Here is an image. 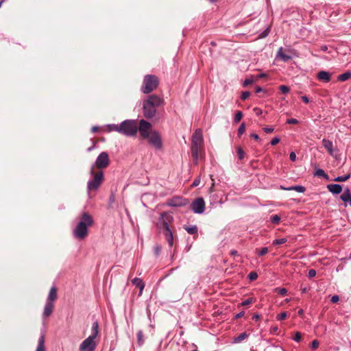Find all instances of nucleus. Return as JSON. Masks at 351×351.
<instances>
[{"instance_id": "09e8293b", "label": "nucleus", "mask_w": 351, "mask_h": 351, "mask_svg": "<svg viewBox=\"0 0 351 351\" xmlns=\"http://www.w3.org/2000/svg\"><path fill=\"white\" fill-rule=\"evenodd\" d=\"M200 183V178L197 177L196 178L194 181L193 182L192 186H197Z\"/></svg>"}, {"instance_id": "ddd939ff", "label": "nucleus", "mask_w": 351, "mask_h": 351, "mask_svg": "<svg viewBox=\"0 0 351 351\" xmlns=\"http://www.w3.org/2000/svg\"><path fill=\"white\" fill-rule=\"evenodd\" d=\"M173 217L171 213L165 212L160 214L159 223L162 228V230L169 229V225L173 222Z\"/></svg>"}, {"instance_id": "423d86ee", "label": "nucleus", "mask_w": 351, "mask_h": 351, "mask_svg": "<svg viewBox=\"0 0 351 351\" xmlns=\"http://www.w3.org/2000/svg\"><path fill=\"white\" fill-rule=\"evenodd\" d=\"M57 299V290L55 287L50 289L49 295L47 298L46 304L43 311V317H47L50 316L53 312L54 304L53 302Z\"/></svg>"}, {"instance_id": "c03bdc74", "label": "nucleus", "mask_w": 351, "mask_h": 351, "mask_svg": "<svg viewBox=\"0 0 351 351\" xmlns=\"http://www.w3.org/2000/svg\"><path fill=\"white\" fill-rule=\"evenodd\" d=\"M270 32V29L269 27H267L265 30H264L261 34H260V37L261 38H265L266 36H268L269 33Z\"/></svg>"}, {"instance_id": "69168bd1", "label": "nucleus", "mask_w": 351, "mask_h": 351, "mask_svg": "<svg viewBox=\"0 0 351 351\" xmlns=\"http://www.w3.org/2000/svg\"><path fill=\"white\" fill-rule=\"evenodd\" d=\"M301 291L303 293H304L307 291V288L306 287H301Z\"/></svg>"}, {"instance_id": "79ce46f5", "label": "nucleus", "mask_w": 351, "mask_h": 351, "mask_svg": "<svg viewBox=\"0 0 351 351\" xmlns=\"http://www.w3.org/2000/svg\"><path fill=\"white\" fill-rule=\"evenodd\" d=\"M268 252V248L265 247L261 248L260 250L257 251V253L259 256H263Z\"/></svg>"}, {"instance_id": "4d7b16f0", "label": "nucleus", "mask_w": 351, "mask_h": 351, "mask_svg": "<svg viewBox=\"0 0 351 351\" xmlns=\"http://www.w3.org/2000/svg\"><path fill=\"white\" fill-rule=\"evenodd\" d=\"M289 158L291 161H295L296 160V155L294 152H291L289 155Z\"/></svg>"}, {"instance_id": "c85d7f7f", "label": "nucleus", "mask_w": 351, "mask_h": 351, "mask_svg": "<svg viewBox=\"0 0 351 351\" xmlns=\"http://www.w3.org/2000/svg\"><path fill=\"white\" fill-rule=\"evenodd\" d=\"M314 176H317V177H323L326 179H328V175L324 172V171L322 169H317L315 173H314Z\"/></svg>"}, {"instance_id": "49530a36", "label": "nucleus", "mask_w": 351, "mask_h": 351, "mask_svg": "<svg viewBox=\"0 0 351 351\" xmlns=\"http://www.w3.org/2000/svg\"><path fill=\"white\" fill-rule=\"evenodd\" d=\"M301 339H302L301 333H300V332H297L295 334V336H294V337H293V340H294L295 341L299 342V341H300Z\"/></svg>"}, {"instance_id": "de8ad7c7", "label": "nucleus", "mask_w": 351, "mask_h": 351, "mask_svg": "<svg viewBox=\"0 0 351 351\" xmlns=\"http://www.w3.org/2000/svg\"><path fill=\"white\" fill-rule=\"evenodd\" d=\"M263 131L267 133V134H269V133H271L274 132V128H272V127H265L263 128Z\"/></svg>"}, {"instance_id": "9d476101", "label": "nucleus", "mask_w": 351, "mask_h": 351, "mask_svg": "<svg viewBox=\"0 0 351 351\" xmlns=\"http://www.w3.org/2000/svg\"><path fill=\"white\" fill-rule=\"evenodd\" d=\"M191 210L196 214H202L205 210V202L202 197L196 198L191 204Z\"/></svg>"}, {"instance_id": "39448f33", "label": "nucleus", "mask_w": 351, "mask_h": 351, "mask_svg": "<svg viewBox=\"0 0 351 351\" xmlns=\"http://www.w3.org/2000/svg\"><path fill=\"white\" fill-rule=\"evenodd\" d=\"M93 178L87 183V190L88 193L92 191H97L104 180V173L102 171L94 172V166L93 165L90 172Z\"/></svg>"}, {"instance_id": "f03ea898", "label": "nucleus", "mask_w": 351, "mask_h": 351, "mask_svg": "<svg viewBox=\"0 0 351 351\" xmlns=\"http://www.w3.org/2000/svg\"><path fill=\"white\" fill-rule=\"evenodd\" d=\"M93 224V219L92 216L87 213H83L80 221L73 230V237L79 240L84 239L88 235V227H90Z\"/></svg>"}, {"instance_id": "338daca9", "label": "nucleus", "mask_w": 351, "mask_h": 351, "mask_svg": "<svg viewBox=\"0 0 351 351\" xmlns=\"http://www.w3.org/2000/svg\"><path fill=\"white\" fill-rule=\"evenodd\" d=\"M230 254L233 256L237 255V252L236 250H232Z\"/></svg>"}, {"instance_id": "a19ab883", "label": "nucleus", "mask_w": 351, "mask_h": 351, "mask_svg": "<svg viewBox=\"0 0 351 351\" xmlns=\"http://www.w3.org/2000/svg\"><path fill=\"white\" fill-rule=\"evenodd\" d=\"M252 302H253V298H248V299H247V300H245L243 301V302L240 304V305H241V306H247V305H249V304H252Z\"/></svg>"}, {"instance_id": "2f4dec72", "label": "nucleus", "mask_w": 351, "mask_h": 351, "mask_svg": "<svg viewBox=\"0 0 351 351\" xmlns=\"http://www.w3.org/2000/svg\"><path fill=\"white\" fill-rule=\"evenodd\" d=\"M270 221L274 224H278L280 221V217L278 215L271 216Z\"/></svg>"}, {"instance_id": "b1692460", "label": "nucleus", "mask_w": 351, "mask_h": 351, "mask_svg": "<svg viewBox=\"0 0 351 351\" xmlns=\"http://www.w3.org/2000/svg\"><path fill=\"white\" fill-rule=\"evenodd\" d=\"M350 191L349 189H346L341 195V199L344 202H349L350 200Z\"/></svg>"}, {"instance_id": "5fc2aeb1", "label": "nucleus", "mask_w": 351, "mask_h": 351, "mask_svg": "<svg viewBox=\"0 0 351 351\" xmlns=\"http://www.w3.org/2000/svg\"><path fill=\"white\" fill-rule=\"evenodd\" d=\"M339 300V297L337 295L332 296L330 301L332 303H336Z\"/></svg>"}, {"instance_id": "a18cd8bd", "label": "nucleus", "mask_w": 351, "mask_h": 351, "mask_svg": "<svg viewBox=\"0 0 351 351\" xmlns=\"http://www.w3.org/2000/svg\"><path fill=\"white\" fill-rule=\"evenodd\" d=\"M250 95V93L248 91L243 92L241 94V99L242 100H245L249 97Z\"/></svg>"}, {"instance_id": "412c9836", "label": "nucleus", "mask_w": 351, "mask_h": 351, "mask_svg": "<svg viewBox=\"0 0 351 351\" xmlns=\"http://www.w3.org/2000/svg\"><path fill=\"white\" fill-rule=\"evenodd\" d=\"M99 333V324L97 321L93 323L91 327V335L88 336L89 337H92L93 339H96Z\"/></svg>"}, {"instance_id": "e433bc0d", "label": "nucleus", "mask_w": 351, "mask_h": 351, "mask_svg": "<svg viewBox=\"0 0 351 351\" xmlns=\"http://www.w3.org/2000/svg\"><path fill=\"white\" fill-rule=\"evenodd\" d=\"M279 89L284 94L288 93L290 90V88L287 86H285V85H281L279 87Z\"/></svg>"}, {"instance_id": "e2e57ef3", "label": "nucleus", "mask_w": 351, "mask_h": 351, "mask_svg": "<svg viewBox=\"0 0 351 351\" xmlns=\"http://www.w3.org/2000/svg\"><path fill=\"white\" fill-rule=\"evenodd\" d=\"M244 315V312H240L236 315L237 318H240Z\"/></svg>"}, {"instance_id": "0eeeda50", "label": "nucleus", "mask_w": 351, "mask_h": 351, "mask_svg": "<svg viewBox=\"0 0 351 351\" xmlns=\"http://www.w3.org/2000/svg\"><path fill=\"white\" fill-rule=\"evenodd\" d=\"M158 85V77L153 75H147L145 76L143 86L141 88L142 92L145 94H148L154 90Z\"/></svg>"}, {"instance_id": "774afa93", "label": "nucleus", "mask_w": 351, "mask_h": 351, "mask_svg": "<svg viewBox=\"0 0 351 351\" xmlns=\"http://www.w3.org/2000/svg\"><path fill=\"white\" fill-rule=\"evenodd\" d=\"M267 75L265 73H261L260 75H258V77L259 78H262V77H265Z\"/></svg>"}, {"instance_id": "6ab92c4d", "label": "nucleus", "mask_w": 351, "mask_h": 351, "mask_svg": "<svg viewBox=\"0 0 351 351\" xmlns=\"http://www.w3.org/2000/svg\"><path fill=\"white\" fill-rule=\"evenodd\" d=\"M276 58H280L283 62H287L291 59V56L284 53L282 47H280L276 55Z\"/></svg>"}, {"instance_id": "20e7f679", "label": "nucleus", "mask_w": 351, "mask_h": 351, "mask_svg": "<svg viewBox=\"0 0 351 351\" xmlns=\"http://www.w3.org/2000/svg\"><path fill=\"white\" fill-rule=\"evenodd\" d=\"M137 131L138 127L135 120L127 119L119 124V133L126 136H135Z\"/></svg>"}, {"instance_id": "052dcab7", "label": "nucleus", "mask_w": 351, "mask_h": 351, "mask_svg": "<svg viewBox=\"0 0 351 351\" xmlns=\"http://www.w3.org/2000/svg\"><path fill=\"white\" fill-rule=\"evenodd\" d=\"M301 99L306 104H308L309 102V99L306 96H302Z\"/></svg>"}, {"instance_id": "4468645a", "label": "nucleus", "mask_w": 351, "mask_h": 351, "mask_svg": "<svg viewBox=\"0 0 351 351\" xmlns=\"http://www.w3.org/2000/svg\"><path fill=\"white\" fill-rule=\"evenodd\" d=\"M186 203L187 200L186 199H183L179 196H176L169 199L167 201L166 204L171 207H180L186 205Z\"/></svg>"}, {"instance_id": "4be33fe9", "label": "nucleus", "mask_w": 351, "mask_h": 351, "mask_svg": "<svg viewBox=\"0 0 351 351\" xmlns=\"http://www.w3.org/2000/svg\"><path fill=\"white\" fill-rule=\"evenodd\" d=\"M281 188L286 191H295L298 193H304L306 191L305 187L300 185L291 186L287 188L281 186Z\"/></svg>"}, {"instance_id": "7ed1b4c3", "label": "nucleus", "mask_w": 351, "mask_h": 351, "mask_svg": "<svg viewBox=\"0 0 351 351\" xmlns=\"http://www.w3.org/2000/svg\"><path fill=\"white\" fill-rule=\"evenodd\" d=\"M203 146V135L200 129H197L192 136L191 155L194 162L197 163L199 152Z\"/></svg>"}, {"instance_id": "bb28decb", "label": "nucleus", "mask_w": 351, "mask_h": 351, "mask_svg": "<svg viewBox=\"0 0 351 351\" xmlns=\"http://www.w3.org/2000/svg\"><path fill=\"white\" fill-rule=\"evenodd\" d=\"M248 337V335L246 332H242L239 336L234 338V343H240L244 339H245Z\"/></svg>"}, {"instance_id": "0e129e2a", "label": "nucleus", "mask_w": 351, "mask_h": 351, "mask_svg": "<svg viewBox=\"0 0 351 351\" xmlns=\"http://www.w3.org/2000/svg\"><path fill=\"white\" fill-rule=\"evenodd\" d=\"M91 130H92L93 132H97L98 130V127L94 126V127L92 128Z\"/></svg>"}, {"instance_id": "f257e3e1", "label": "nucleus", "mask_w": 351, "mask_h": 351, "mask_svg": "<svg viewBox=\"0 0 351 351\" xmlns=\"http://www.w3.org/2000/svg\"><path fill=\"white\" fill-rule=\"evenodd\" d=\"M164 99L156 95H151L143 102V112L144 117L148 119H152L156 114V108L163 106Z\"/></svg>"}, {"instance_id": "603ef678", "label": "nucleus", "mask_w": 351, "mask_h": 351, "mask_svg": "<svg viewBox=\"0 0 351 351\" xmlns=\"http://www.w3.org/2000/svg\"><path fill=\"white\" fill-rule=\"evenodd\" d=\"M253 111L255 112V114L257 116H259V115L262 114V113H263V110L261 108H257V107L254 108L253 109Z\"/></svg>"}, {"instance_id": "f8f14e48", "label": "nucleus", "mask_w": 351, "mask_h": 351, "mask_svg": "<svg viewBox=\"0 0 351 351\" xmlns=\"http://www.w3.org/2000/svg\"><path fill=\"white\" fill-rule=\"evenodd\" d=\"M152 125L148 121L141 119L139 121V127L138 128L139 133L141 136L145 138L146 137H148L149 134L151 133L152 130Z\"/></svg>"}, {"instance_id": "6e6552de", "label": "nucleus", "mask_w": 351, "mask_h": 351, "mask_svg": "<svg viewBox=\"0 0 351 351\" xmlns=\"http://www.w3.org/2000/svg\"><path fill=\"white\" fill-rule=\"evenodd\" d=\"M145 138L147 139L149 143L156 149H160L162 148V143L161 136L157 131H152L148 137H146Z\"/></svg>"}, {"instance_id": "680f3d73", "label": "nucleus", "mask_w": 351, "mask_h": 351, "mask_svg": "<svg viewBox=\"0 0 351 351\" xmlns=\"http://www.w3.org/2000/svg\"><path fill=\"white\" fill-rule=\"evenodd\" d=\"M255 91H256V93H261V92L263 91V88L261 87H259V86L256 87Z\"/></svg>"}, {"instance_id": "7c9ffc66", "label": "nucleus", "mask_w": 351, "mask_h": 351, "mask_svg": "<svg viewBox=\"0 0 351 351\" xmlns=\"http://www.w3.org/2000/svg\"><path fill=\"white\" fill-rule=\"evenodd\" d=\"M287 241V239L286 238H281V239H277L273 241L272 245H281Z\"/></svg>"}, {"instance_id": "dca6fc26", "label": "nucleus", "mask_w": 351, "mask_h": 351, "mask_svg": "<svg viewBox=\"0 0 351 351\" xmlns=\"http://www.w3.org/2000/svg\"><path fill=\"white\" fill-rule=\"evenodd\" d=\"M317 77L319 80L326 83L329 82L331 80L330 74L325 71H320L318 72Z\"/></svg>"}, {"instance_id": "1a4fd4ad", "label": "nucleus", "mask_w": 351, "mask_h": 351, "mask_svg": "<svg viewBox=\"0 0 351 351\" xmlns=\"http://www.w3.org/2000/svg\"><path fill=\"white\" fill-rule=\"evenodd\" d=\"M110 164V159L107 152H101L97 158L95 165L100 169L106 168Z\"/></svg>"}, {"instance_id": "6e6d98bb", "label": "nucleus", "mask_w": 351, "mask_h": 351, "mask_svg": "<svg viewBox=\"0 0 351 351\" xmlns=\"http://www.w3.org/2000/svg\"><path fill=\"white\" fill-rule=\"evenodd\" d=\"M254 82V80L252 79H246L245 81H244V83H243V85L244 86H247L249 84H252Z\"/></svg>"}, {"instance_id": "473e14b6", "label": "nucleus", "mask_w": 351, "mask_h": 351, "mask_svg": "<svg viewBox=\"0 0 351 351\" xmlns=\"http://www.w3.org/2000/svg\"><path fill=\"white\" fill-rule=\"evenodd\" d=\"M237 154H238V157L240 160H242L244 158V156H245V152L242 149L241 147H239L237 148Z\"/></svg>"}, {"instance_id": "5701e85b", "label": "nucleus", "mask_w": 351, "mask_h": 351, "mask_svg": "<svg viewBox=\"0 0 351 351\" xmlns=\"http://www.w3.org/2000/svg\"><path fill=\"white\" fill-rule=\"evenodd\" d=\"M36 351H46L45 346V336L41 335L38 339V346Z\"/></svg>"}, {"instance_id": "8fccbe9b", "label": "nucleus", "mask_w": 351, "mask_h": 351, "mask_svg": "<svg viewBox=\"0 0 351 351\" xmlns=\"http://www.w3.org/2000/svg\"><path fill=\"white\" fill-rule=\"evenodd\" d=\"M287 123L289 124H297L298 123V120L296 119H289L287 120Z\"/></svg>"}, {"instance_id": "ea45409f", "label": "nucleus", "mask_w": 351, "mask_h": 351, "mask_svg": "<svg viewBox=\"0 0 351 351\" xmlns=\"http://www.w3.org/2000/svg\"><path fill=\"white\" fill-rule=\"evenodd\" d=\"M287 317V313L286 312H282L278 315L277 319L279 321L283 320Z\"/></svg>"}, {"instance_id": "393cba45", "label": "nucleus", "mask_w": 351, "mask_h": 351, "mask_svg": "<svg viewBox=\"0 0 351 351\" xmlns=\"http://www.w3.org/2000/svg\"><path fill=\"white\" fill-rule=\"evenodd\" d=\"M106 130L108 132H111L113 131L119 132V124H108L106 125Z\"/></svg>"}, {"instance_id": "cd10ccee", "label": "nucleus", "mask_w": 351, "mask_h": 351, "mask_svg": "<svg viewBox=\"0 0 351 351\" xmlns=\"http://www.w3.org/2000/svg\"><path fill=\"white\" fill-rule=\"evenodd\" d=\"M351 77V73L346 72L341 74L338 76L337 80L341 82H344L348 80Z\"/></svg>"}, {"instance_id": "c756f323", "label": "nucleus", "mask_w": 351, "mask_h": 351, "mask_svg": "<svg viewBox=\"0 0 351 351\" xmlns=\"http://www.w3.org/2000/svg\"><path fill=\"white\" fill-rule=\"evenodd\" d=\"M350 175L347 174V175H344V176H338V177L335 178L334 179V180L336 182H345L347 180H348L350 178Z\"/></svg>"}, {"instance_id": "58836bf2", "label": "nucleus", "mask_w": 351, "mask_h": 351, "mask_svg": "<svg viewBox=\"0 0 351 351\" xmlns=\"http://www.w3.org/2000/svg\"><path fill=\"white\" fill-rule=\"evenodd\" d=\"M143 332H142L141 330H139V331L137 332V338H138V343H139L140 345H142V344H143Z\"/></svg>"}, {"instance_id": "864d4df0", "label": "nucleus", "mask_w": 351, "mask_h": 351, "mask_svg": "<svg viewBox=\"0 0 351 351\" xmlns=\"http://www.w3.org/2000/svg\"><path fill=\"white\" fill-rule=\"evenodd\" d=\"M280 142V138L278 137H274L270 142L271 145H276Z\"/></svg>"}, {"instance_id": "c9c22d12", "label": "nucleus", "mask_w": 351, "mask_h": 351, "mask_svg": "<svg viewBox=\"0 0 351 351\" xmlns=\"http://www.w3.org/2000/svg\"><path fill=\"white\" fill-rule=\"evenodd\" d=\"M275 291L278 292L282 296H284L287 293V290L285 288H276Z\"/></svg>"}, {"instance_id": "f704fd0d", "label": "nucleus", "mask_w": 351, "mask_h": 351, "mask_svg": "<svg viewBox=\"0 0 351 351\" xmlns=\"http://www.w3.org/2000/svg\"><path fill=\"white\" fill-rule=\"evenodd\" d=\"M245 123H241V125L239 126V129H238V131H237V134L239 136H241L244 132H245Z\"/></svg>"}, {"instance_id": "f3484780", "label": "nucleus", "mask_w": 351, "mask_h": 351, "mask_svg": "<svg viewBox=\"0 0 351 351\" xmlns=\"http://www.w3.org/2000/svg\"><path fill=\"white\" fill-rule=\"evenodd\" d=\"M328 191L335 195L339 194L342 191V187L339 184H331L327 186Z\"/></svg>"}, {"instance_id": "13d9d810", "label": "nucleus", "mask_w": 351, "mask_h": 351, "mask_svg": "<svg viewBox=\"0 0 351 351\" xmlns=\"http://www.w3.org/2000/svg\"><path fill=\"white\" fill-rule=\"evenodd\" d=\"M154 250H155V254L156 255H158L160 253V250H161V247L159 246V245H157V246L155 247Z\"/></svg>"}, {"instance_id": "a211bd4d", "label": "nucleus", "mask_w": 351, "mask_h": 351, "mask_svg": "<svg viewBox=\"0 0 351 351\" xmlns=\"http://www.w3.org/2000/svg\"><path fill=\"white\" fill-rule=\"evenodd\" d=\"M322 145L327 149L329 154L333 156V143L331 141L324 138L322 140Z\"/></svg>"}, {"instance_id": "a878e982", "label": "nucleus", "mask_w": 351, "mask_h": 351, "mask_svg": "<svg viewBox=\"0 0 351 351\" xmlns=\"http://www.w3.org/2000/svg\"><path fill=\"white\" fill-rule=\"evenodd\" d=\"M184 230L190 234H195L197 233V227L195 225L186 226Z\"/></svg>"}, {"instance_id": "4c0bfd02", "label": "nucleus", "mask_w": 351, "mask_h": 351, "mask_svg": "<svg viewBox=\"0 0 351 351\" xmlns=\"http://www.w3.org/2000/svg\"><path fill=\"white\" fill-rule=\"evenodd\" d=\"M258 278V274L255 271H252L250 272L249 274H248V278L250 280H256Z\"/></svg>"}, {"instance_id": "72a5a7b5", "label": "nucleus", "mask_w": 351, "mask_h": 351, "mask_svg": "<svg viewBox=\"0 0 351 351\" xmlns=\"http://www.w3.org/2000/svg\"><path fill=\"white\" fill-rule=\"evenodd\" d=\"M243 117V113L241 111H237L236 114H235V117H234V121L235 123H239L241 119H242Z\"/></svg>"}, {"instance_id": "2eb2a0df", "label": "nucleus", "mask_w": 351, "mask_h": 351, "mask_svg": "<svg viewBox=\"0 0 351 351\" xmlns=\"http://www.w3.org/2000/svg\"><path fill=\"white\" fill-rule=\"evenodd\" d=\"M162 233L165 237V239L169 244V246L170 247H172L173 245V235L171 230L170 228L162 230Z\"/></svg>"}, {"instance_id": "aec40b11", "label": "nucleus", "mask_w": 351, "mask_h": 351, "mask_svg": "<svg viewBox=\"0 0 351 351\" xmlns=\"http://www.w3.org/2000/svg\"><path fill=\"white\" fill-rule=\"evenodd\" d=\"M132 282L134 285H135L136 287H137L140 289L139 295H141L142 294L143 290L145 287V283L143 282L142 279L138 278H134L132 280Z\"/></svg>"}, {"instance_id": "37998d69", "label": "nucleus", "mask_w": 351, "mask_h": 351, "mask_svg": "<svg viewBox=\"0 0 351 351\" xmlns=\"http://www.w3.org/2000/svg\"><path fill=\"white\" fill-rule=\"evenodd\" d=\"M319 344V343L317 340H316V339L313 340L311 343V348L313 350H316L318 348Z\"/></svg>"}, {"instance_id": "9b49d317", "label": "nucleus", "mask_w": 351, "mask_h": 351, "mask_svg": "<svg viewBox=\"0 0 351 351\" xmlns=\"http://www.w3.org/2000/svg\"><path fill=\"white\" fill-rule=\"evenodd\" d=\"M97 347L95 339L88 337L80 345V351H94Z\"/></svg>"}, {"instance_id": "bf43d9fd", "label": "nucleus", "mask_w": 351, "mask_h": 351, "mask_svg": "<svg viewBox=\"0 0 351 351\" xmlns=\"http://www.w3.org/2000/svg\"><path fill=\"white\" fill-rule=\"evenodd\" d=\"M251 137L253 138L256 141H260V138L258 134H252Z\"/></svg>"}, {"instance_id": "3c124183", "label": "nucleus", "mask_w": 351, "mask_h": 351, "mask_svg": "<svg viewBox=\"0 0 351 351\" xmlns=\"http://www.w3.org/2000/svg\"><path fill=\"white\" fill-rule=\"evenodd\" d=\"M316 271L315 269H310L308 273V276L309 278H313L316 276Z\"/></svg>"}]
</instances>
